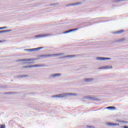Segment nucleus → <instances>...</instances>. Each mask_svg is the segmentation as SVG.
<instances>
[{
	"instance_id": "nucleus-11",
	"label": "nucleus",
	"mask_w": 128,
	"mask_h": 128,
	"mask_svg": "<svg viewBox=\"0 0 128 128\" xmlns=\"http://www.w3.org/2000/svg\"><path fill=\"white\" fill-rule=\"evenodd\" d=\"M10 32V30H4L2 31H0V34H2L3 32Z\"/></svg>"
},
{
	"instance_id": "nucleus-9",
	"label": "nucleus",
	"mask_w": 128,
	"mask_h": 128,
	"mask_svg": "<svg viewBox=\"0 0 128 128\" xmlns=\"http://www.w3.org/2000/svg\"><path fill=\"white\" fill-rule=\"evenodd\" d=\"M31 60H30V59H22L19 60V62H31Z\"/></svg>"
},
{
	"instance_id": "nucleus-19",
	"label": "nucleus",
	"mask_w": 128,
	"mask_h": 128,
	"mask_svg": "<svg viewBox=\"0 0 128 128\" xmlns=\"http://www.w3.org/2000/svg\"><path fill=\"white\" fill-rule=\"evenodd\" d=\"M40 48H42V47H39L38 48H34V50H40Z\"/></svg>"
},
{
	"instance_id": "nucleus-3",
	"label": "nucleus",
	"mask_w": 128,
	"mask_h": 128,
	"mask_svg": "<svg viewBox=\"0 0 128 128\" xmlns=\"http://www.w3.org/2000/svg\"><path fill=\"white\" fill-rule=\"evenodd\" d=\"M96 60H110V58L98 57L96 58Z\"/></svg>"
},
{
	"instance_id": "nucleus-2",
	"label": "nucleus",
	"mask_w": 128,
	"mask_h": 128,
	"mask_svg": "<svg viewBox=\"0 0 128 128\" xmlns=\"http://www.w3.org/2000/svg\"><path fill=\"white\" fill-rule=\"evenodd\" d=\"M68 94H57L56 96H53V98H66V96H68Z\"/></svg>"
},
{
	"instance_id": "nucleus-13",
	"label": "nucleus",
	"mask_w": 128,
	"mask_h": 128,
	"mask_svg": "<svg viewBox=\"0 0 128 128\" xmlns=\"http://www.w3.org/2000/svg\"><path fill=\"white\" fill-rule=\"evenodd\" d=\"M108 125H109V126H120V124L109 123V124H108Z\"/></svg>"
},
{
	"instance_id": "nucleus-1",
	"label": "nucleus",
	"mask_w": 128,
	"mask_h": 128,
	"mask_svg": "<svg viewBox=\"0 0 128 128\" xmlns=\"http://www.w3.org/2000/svg\"><path fill=\"white\" fill-rule=\"evenodd\" d=\"M64 56V53L42 55V56H40V57L42 58H50V56L56 57V56Z\"/></svg>"
},
{
	"instance_id": "nucleus-18",
	"label": "nucleus",
	"mask_w": 128,
	"mask_h": 128,
	"mask_svg": "<svg viewBox=\"0 0 128 128\" xmlns=\"http://www.w3.org/2000/svg\"><path fill=\"white\" fill-rule=\"evenodd\" d=\"M106 108H108V110H110V108H115L112 106H108V107H107Z\"/></svg>"
},
{
	"instance_id": "nucleus-21",
	"label": "nucleus",
	"mask_w": 128,
	"mask_h": 128,
	"mask_svg": "<svg viewBox=\"0 0 128 128\" xmlns=\"http://www.w3.org/2000/svg\"><path fill=\"white\" fill-rule=\"evenodd\" d=\"M123 128H128V126H124Z\"/></svg>"
},
{
	"instance_id": "nucleus-5",
	"label": "nucleus",
	"mask_w": 128,
	"mask_h": 128,
	"mask_svg": "<svg viewBox=\"0 0 128 128\" xmlns=\"http://www.w3.org/2000/svg\"><path fill=\"white\" fill-rule=\"evenodd\" d=\"M76 54H72V55H68V56H63V58H75V56H76Z\"/></svg>"
},
{
	"instance_id": "nucleus-22",
	"label": "nucleus",
	"mask_w": 128,
	"mask_h": 128,
	"mask_svg": "<svg viewBox=\"0 0 128 128\" xmlns=\"http://www.w3.org/2000/svg\"><path fill=\"white\" fill-rule=\"evenodd\" d=\"M88 128H94V126H88Z\"/></svg>"
},
{
	"instance_id": "nucleus-16",
	"label": "nucleus",
	"mask_w": 128,
	"mask_h": 128,
	"mask_svg": "<svg viewBox=\"0 0 128 128\" xmlns=\"http://www.w3.org/2000/svg\"><path fill=\"white\" fill-rule=\"evenodd\" d=\"M0 128H6V125L4 124L0 125Z\"/></svg>"
},
{
	"instance_id": "nucleus-17",
	"label": "nucleus",
	"mask_w": 128,
	"mask_h": 128,
	"mask_svg": "<svg viewBox=\"0 0 128 128\" xmlns=\"http://www.w3.org/2000/svg\"><path fill=\"white\" fill-rule=\"evenodd\" d=\"M4 28H8L7 26L0 27V30H4Z\"/></svg>"
},
{
	"instance_id": "nucleus-12",
	"label": "nucleus",
	"mask_w": 128,
	"mask_h": 128,
	"mask_svg": "<svg viewBox=\"0 0 128 128\" xmlns=\"http://www.w3.org/2000/svg\"><path fill=\"white\" fill-rule=\"evenodd\" d=\"M92 80H93L92 78H86V79H84V81L86 82H92Z\"/></svg>"
},
{
	"instance_id": "nucleus-4",
	"label": "nucleus",
	"mask_w": 128,
	"mask_h": 128,
	"mask_svg": "<svg viewBox=\"0 0 128 128\" xmlns=\"http://www.w3.org/2000/svg\"><path fill=\"white\" fill-rule=\"evenodd\" d=\"M78 4H82L80 2L72 3V4H68L67 6H78Z\"/></svg>"
},
{
	"instance_id": "nucleus-10",
	"label": "nucleus",
	"mask_w": 128,
	"mask_h": 128,
	"mask_svg": "<svg viewBox=\"0 0 128 128\" xmlns=\"http://www.w3.org/2000/svg\"><path fill=\"white\" fill-rule=\"evenodd\" d=\"M100 68V69H102V68L110 69V68H112V66H106L104 67Z\"/></svg>"
},
{
	"instance_id": "nucleus-8",
	"label": "nucleus",
	"mask_w": 128,
	"mask_h": 128,
	"mask_svg": "<svg viewBox=\"0 0 128 128\" xmlns=\"http://www.w3.org/2000/svg\"><path fill=\"white\" fill-rule=\"evenodd\" d=\"M123 32H124V30H120L114 32V34H122Z\"/></svg>"
},
{
	"instance_id": "nucleus-14",
	"label": "nucleus",
	"mask_w": 128,
	"mask_h": 128,
	"mask_svg": "<svg viewBox=\"0 0 128 128\" xmlns=\"http://www.w3.org/2000/svg\"><path fill=\"white\" fill-rule=\"evenodd\" d=\"M34 66H23V68H32Z\"/></svg>"
},
{
	"instance_id": "nucleus-23",
	"label": "nucleus",
	"mask_w": 128,
	"mask_h": 128,
	"mask_svg": "<svg viewBox=\"0 0 128 128\" xmlns=\"http://www.w3.org/2000/svg\"><path fill=\"white\" fill-rule=\"evenodd\" d=\"M92 98V97H90V98Z\"/></svg>"
},
{
	"instance_id": "nucleus-7",
	"label": "nucleus",
	"mask_w": 128,
	"mask_h": 128,
	"mask_svg": "<svg viewBox=\"0 0 128 128\" xmlns=\"http://www.w3.org/2000/svg\"><path fill=\"white\" fill-rule=\"evenodd\" d=\"M50 36L49 34H40L36 36V38H42V36L46 37V36Z\"/></svg>"
},
{
	"instance_id": "nucleus-6",
	"label": "nucleus",
	"mask_w": 128,
	"mask_h": 128,
	"mask_svg": "<svg viewBox=\"0 0 128 128\" xmlns=\"http://www.w3.org/2000/svg\"><path fill=\"white\" fill-rule=\"evenodd\" d=\"M78 28H74V29H72L68 30H67L65 32H64V34H68V32H74V30H78Z\"/></svg>"
},
{
	"instance_id": "nucleus-20",
	"label": "nucleus",
	"mask_w": 128,
	"mask_h": 128,
	"mask_svg": "<svg viewBox=\"0 0 128 128\" xmlns=\"http://www.w3.org/2000/svg\"><path fill=\"white\" fill-rule=\"evenodd\" d=\"M122 122V123H126V122H124V121H120L119 122Z\"/></svg>"
},
{
	"instance_id": "nucleus-15",
	"label": "nucleus",
	"mask_w": 128,
	"mask_h": 128,
	"mask_svg": "<svg viewBox=\"0 0 128 128\" xmlns=\"http://www.w3.org/2000/svg\"><path fill=\"white\" fill-rule=\"evenodd\" d=\"M61 74H56L53 75V76H60Z\"/></svg>"
}]
</instances>
